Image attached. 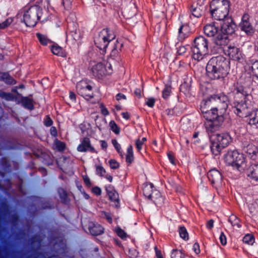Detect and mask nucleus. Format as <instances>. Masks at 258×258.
Masks as SVG:
<instances>
[{
  "label": "nucleus",
  "instance_id": "60",
  "mask_svg": "<svg viewBox=\"0 0 258 258\" xmlns=\"http://www.w3.org/2000/svg\"><path fill=\"white\" fill-rule=\"evenodd\" d=\"M115 98L117 101H119L121 99L125 100L126 99L125 95L121 93H118L116 95Z\"/></svg>",
  "mask_w": 258,
  "mask_h": 258
},
{
  "label": "nucleus",
  "instance_id": "17",
  "mask_svg": "<svg viewBox=\"0 0 258 258\" xmlns=\"http://www.w3.org/2000/svg\"><path fill=\"white\" fill-rule=\"evenodd\" d=\"M243 150L252 160H255L258 159V149L252 144H249L244 147Z\"/></svg>",
  "mask_w": 258,
  "mask_h": 258
},
{
  "label": "nucleus",
  "instance_id": "23",
  "mask_svg": "<svg viewBox=\"0 0 258 258\" xmlns=\"http://www.w3.org/2000/svg\"><path fill=\"white\" fill-rule=\"evenodd\" d=\"M0 81L10 85L16 84V81L7 73L0 72Z\"/></svg>",
  "mask_w": 258,
  "mask_h": 258
},
{
  "label": "nucleus",
  "instance_id": "28",
  "mask_svg": "<svg viewBox=\"0 0 258 258\" xmlns=\"http://www.w3.org/2000/svg\"><path fill=\"white\" fill-rule=\"evenodd\" d=\"M201 6L196 5V6H192L190 8V12L192 16L196 18L201 17L204 14V11L201 8Z\"/></svg>",
  "mask_w": 258,
  "mask_h": 258
},
{
  "label": "nucleus",
  "instance_id": "36",
  "mask_svg": "<svg viewBox=\"0 0 258 258\" xmlns=\"http://www.w3.org/2000/svg\"><path fill=\"white\" fill-rule=\"evenodd\" d=\"M171 93V88L170 86L165 85L162 92V96L164 99L169 98Z\"/></svg>",
  "mask_w": 258,
  "mask_h": 258
},
{
  "label": "nucleus",
  "instance_id": "13",
  "mask_svg": "<svg viewBox=\"0 0 258 258\" xmlns=\"http://www.w3.org/2000/svg\"><path fill=\"white\" fill-rule=\"evenodd\" d=\"M229 57L234 60L241 61L244 59V55L239 48L230 45L227 50Z\"/></svg>",
  "mask_w": 258,
  "mask_h": 258
},
{
  "label": "nucleus",
  "instance_id": "15",
  "mask_svg": "<svg viewBox=\"0 0 258 258\" xmlns=\"http://www.w3.org/2000/svg\"><path fill=\"white\" fill-rule=\"evenodd\" d=\"M72 24L74 25V30H70V26L69 25V32L67 34L66 41L67 42L71 41L72 44H74L76 42L80 40L82 36L80 30L77 29L76 25L74 23Z\"/></svg>",
  "mask_w": 258,
  "mask_h": 258
},
{
  "label": "nucleus",
  "instance_id": "1",
  "mask_svg": "<svg viewBox=\"0 0 258 258\" xmlns=\"http://www.w3.org/2000/svg\"><path fill=\"white\" fill-rule=\"evenodd\" d=\"M227 97L224 94L211 96L201 103V110L206 121L204 126L211 141V150L215 156L220 154L224 148L227 147L232 141V138L228 133L211 135L218 131L222 124L224 117L218 112L220 105L224 109L227 107Z\"/></svg>",
  "mask_w": 258,
  "mask_h": 258
},
{
  "label": "nucleus",
  "instance_id": "61",
  "mask_svg": "<svg viewBox=\"0 0 258 258\" xmlns=\"http://www.w3.org/2000/svg\"><path fill=\"white\" fill-rule=\"evenodd\" d=\"M252 83V79L250 75H248L247 77L246 80L245 81L244 84L246 86H250Z\"/></svg>",
  "mask_w": 258,
  "mask_h": 258
},
{
  "label": "nucleus",
  "instance_id": "26",
  "mask_svg": "<svg viewBox=\"0 0 258 258\" xmlns=\"http://www.w3.org/2000/svg\"><path fill=\"white\" fill-rule=\"evenodd\" d=\"M154 186L153 183H149L146 184L143 187V194L148 199L151 198L154 189Z\"/></svg>",
  "mask_w": 258,
  "mask_h": 258
},
{
  "label": "nucleus",
  "instance_id": "3",
  "mask_svg": "<svg viewBox=\"0 0 258 258\" xmlns=\"http://www.w3.org/2000/svg\"><path fill=\"white\" fill-rule=\"evenodd\" d=\"M206 74L211 80L224 78L230 70V61L222 55L212 57L206 66Z\"/></svg>",
  "mask_w": 258,
  "mask_h": 258
},
{
  "label": "nucleus",
  "instance_id": "14",
  "mask_svg": "<svg viewBox=\"0 0 258 258\" xmlns=\"http://www.w3.org/2000/svg\"><path fill=\"white\" fill-rule=\"evenodd\" d=\"M77 150L80 152H89L97 153L95 148L92 146L90 139L88 137H85L81 140V143L77 147Z\"/></svg>",
  "mask_w": 258,
  "mask_h": 258
},
{
  "label": "nucleus",
  "instance_id": "8",
  "mask_svg": "<svg viewBox=\"0 0 258 258\" xmlns=\"http://www.w3.org/2000/svg\"><path fill=\"white\" fill-rule=\"evenodd\" d=\"M40 7L34 5L30 7L23 15V21L27 27H34L37 23L41 16Z\"/></svg>",
  "mask_w": 258,
  "mask_h": 258
},
{
  "label": "nucleus",
  "instance_id": "48",
  "mask_svg": "<svg viewBox=\"0 0 258 258\" xmlns=\"http://www.w3.org/2000/svg\"><path fill=\"white\" fill-rule=\"evenodd\" d=\"M155 103V99L154 98L151 97L148 98L147 101L146 102V104L151 107L152 108L154 106Z\"/></svg>",
  "mask_w": 258,
  "mask_h": 258
},
{
  "label": "nucleus",
  "instance_id": "40",
  "mask_svg": "<svg viewBox=\"0 0 258 258\" xmlns=\"http://www.w3.org/2000/svg\"><path fill=\"white\" fill-rule=\"evenodd\" d=\"M171 258H185V256L181 251L173 249L171 254Z\"/></svg>",
  "mask_w": 258,
  "mask_h": 258
},
{
  "label": "nucleus",
  "instance_id": "51",
  "mask_svg": "<svg viewBox=\"0 0 258 258\" xmlns=\"http://www.w3.org/2000/svg\"><path fill=\"white\" fill-rule=\"evenodd\" d=\"M219 239L222 245H225L227 243V238L224 233L222 232L220 234Z\"/></svg>",
  "mask_w": 258,
  "mask_h": 258
},
{
  "label": "nucleus",
  "instance_id": "6",
  "mask_svg": "<svg viewBox=\"0 0 258 258\" xmlns=\"http://www.w3.org/2000/svg\"><path fill=\"white\" fill-rule=\"evenodd\" d=\"M225 162L239 171H243L246 167L245 158L243 154L237 150L228 151L225 155Z\"/></svg>",
  "mask_w": 258,
  "mask_h": 258
},
{
  "label": "nucleus",
  "instance_id": "53",
  "mask_svg": "<svg viewBox=\"0 0 258 258\" xmlns=\"http://www.w3.org/2000/svg\"><path fill=\"white\" fill-rule=\"evenodd\" d=\"M62 4L66 9L68 10L71 7L72 0H62Z\"/></svg>",
  "mask_w": 258,
  "mask_h": 258
},
{
  "label": "nucleus",
  "instance_id": "56",
  "mask_svg": "<svg viewBox=\"0 0 258 258\" xmlns=\"http://www.w3.org/2000/svg\"><path fill=\"white\" fill-rule=\"evenodd\" d=\"M167 156L169 160L171 162V164L173 165H175V162L174 161V156L173 154L171 152H169L167 153Z\"/></svg>",
  "mask_w": 258,
  "mask_h": 258
},
{
  "label": "nucleus",
  "instance_id": "12",
  "mask_svg": "<svg viewBox=\"0 0 258 258\" xmlns=\"http://www.w3.org/2000/svg\"><path fill=\"white\" fill-rule=\"evenodd\" d=\"M222 21H223V23L221 26L220 32L228 36L234 33L236 25L232 18L231 17H227Z\"/></svg>",
  "mask_w": 258,
  "mask_h": 258
},
{
  "label": "nucleus",
  "instance_id": "5",
  "mask_svg": "<svg viewBox=\"0 0 258 258\" xmlns=\"http://www.w3.org/2000/svg\"><path fill=\"white\" fill-rule=\"evenodd\" d=\"M209 40L203 36L196 37L191 48L192 58L198 61L202 60L209 54Z\"/></svg>",
  "mask_w": 258,
  "mask_h": 258
},
{
  "label": "nucleus",
  "instance_id": "20",
  "mask_svg": "<svg viewBox=\"0 0 258 258\" xmlns=\"http://www.w3.org/2000/svg\"><path fill=\"white\" fill-rule=\"evenodd\" d=\"M89 230L92 235H100L104 233V228L100 224L90 222L89 225Z\"/></svg>",
  "mask_w": 258,
  "mask_h": 258
},
{
  "label": "nucleus",
  "instance_id": "57",
  "mask_svg": "<svg viewBox=\"0 0 258 258\" xmlns=\"http://www.w3.org/2000/svg\"><path fill=\"white\" fill-rule=\"evenodd\" d=\"M92 191L96 196H100L101 194V189L98 186L93 187L92 189Z\"/></svg>",
  "mask_w": 258,
  "mask_h": 258
},
{
  "label": "nucleus",
  "instance_id": "59",
  "mask_svg": "<svg viewBox=\"0 0 258 258\" xmlns=\"http://www.w3.org/2000/svg\"><path fill=\"white\" fill-rule=\"evenodd\" d=\"M50 135L54 137H56L57 136V132L55 126H51L50 127Z\"/></svg>",
  "mask_w": 258,
  "mask_h": 258
},
{
  "label": "nucleus",
  "instance_id": "2",
  "mask_svg": "<svg viewBox=\"0 0 258 258\" xmlns=\"http://www.w3.org/2000/svg\"><path fill=\"white\" fill-rule=\"evenodd\" d=\"M232 92L234 113L240 117H250L253 103L252 95L245 86L238 83L234 85Z\"/></svg>",
  "mask_w": 258,
  "mask_h": 258
},
{
  "label": "nucleus",
  "instance_id": "45",
  "mask_svg": "<svg viewBox=\"0 0 258 258\" xmlns=\"http://www.w3.org/2000/svg\"><path fill=\"white\" fill-rule=\"evenodd\" d=\"M13 22V19L11 18H9L6 19L4 22L0 23V29H3L8 27Z\"/></svg>",
  "mask_w": 258,
  "mask_h": 258
},
{
  "label": "nucleus",
  "instance_id": "58",
  "mask_svg": "<svg viewBox=\"0 0 258 258\" xmlns=\"http://www.w3.org/2000/svg\"><path fill=\"white\" fill-rule=\"evenodd\" d=\"M192 249L196 254H199L200 252V245L198 243L196 242L194 244Z\"/></svg>",
  "mask_w": 258,
  "mask_h": 258
},
{
  "label": "nucleus",
  "instance_id": "54",
  "mask_svg": "<svg viewBox=\"0 0 258 258\" xmlns=\"http://www.w3.org/2000/svg\"><path fill=\"white\" fill-rule=\"evenodd\" d=\"M136 147L137 149V150L139 152H141V150L142 149L143 143L140 142V139H138L135 141Z\"/></svg>",
  "mask_w": 258,
  "mask_h": 258
},
{
  "label": "nucleus",
  "instance_id": "44",
  "mask_svg": "<svg viewBox=\"0 0 258 258\" xmlns=\"http://www.w3.org/2000/svg\"><path fill=\"white\" fill-rule=\"evenodd\" d=\"M107 195L109 199L112 201L116 202L118 200V194L115 190L110 192Z\"/></svg>",
  "mask_w": 258,
  "mask_h": 258
},
{
  "label": "nucleus",
  "instance_id": "18",
  "mask_svg": "<svg viewBox=\"0 0 258 258\" xmlns=\"http://www.w3.org/2000/svg\"><path fill=\"white\" fill-rule=\"evenodd\" d=\"M204 32L208 37H214L219 32V29L214 23L207 24L204 28Z\"/></svg>",
  "mask_w": 258,
  "mask_h": 258
},
{
  "label": "nucleus",
  "instance_id": "47",
  "mask_svg": "<svg viewBox=\"0 0 258 258\" xmlns=\"http://www.w3.org/2000/svg\"><path fill=\"white\" fill-rule=\"evenodd\" d=\"M43 123L45 126L49 127L52 125L53 121L48 115H46L44 119Z\"/></svg>",
  "mask_w": 258,
  "mask_h": 258
},
{
  "label": "nucleus",
  "instance_id": "38",
  "mask_svg": "<svg viewBox=\"0 0 258 258\" xmlns=\"http://www.w3.org/2000/svg\"><path fill=\"white\" fill-rule=\"evenodd\" d=\"M112 144L115 149L116 150L118 153L121 156H123V151L121 149L120 145L118 143L116 139H112L111 141Z\"/></svg>",
  "mask_w": 258,
  "mask_h": 258
},
{
  "label": "nucleus",
  "instance_id": "64",
  "mask_svg": "<svg viewBox=\"0 0 258 258\" xmlns=\"http://www.w3.org/2000/svg\"><path fill=\"white\" fill-rule=\"evenodd\" d=\"M106 190L107 192V194H108L110 192L115 190L114 187L111 185H108L106 186Z\"/></svg>",
  "mask_w": 258,
  "mask_h": 258
},
{
  "label": "nucleus",
  "instance_id": "52",
  "mask_svg": "<svg viewBox=\"0 0 258 258\" xmlns=\"http://www.w3.org/2000/svg\"><path fill=\"white\" fill-rule=\"evenodd\" d=\"M100 108L101 109V112L103 115L107 116L109 115V111L103 104L101 103L100 104Z\"/></svg>",
  "mask_w": 258,
  "mask_h": 258
},
{
  "label": "nucleus",
  "instance_id": "42",
  "mask_svg": "<svg viewBox=\"0 0 258 258\" xmlns=\"http://www.w3.org/2000/svg\"><path fill=\"white\" fill-rule=\"evenodd\" d=\"M250 68L253 75L258 78V60L251 63Z\"/></svg>",
  "mask_w": 258,
  "mask_h": 258
},
{
  "label": "nucleus",
  "instance_id": "37",
  "mask_svg": "<svg viewBox=\"0 0 258 258\" xmlns=\"http://www.w3.org/2000/svg\"><path fill=\"white\" fill-rule=\"evenodd\" d=\"M0 97L5 99L7 101H13L14 100L13 95L10 93H7L0 90Z\"/></svg>",
  "mask_w": 258,
  "mask_h": 258
},
{
  "label": "nucleus",
  "instance_id": "49",
  "mask_svg": "<svg viewBox=\"0 0 258 258\" xmlns=\"http://www.w3.org/2000/svg\"><path fill=\"white\" fill-rule=\"evenodd\" d=\"M56 146L58 150L60 151H63L66 148L65 144L61 141H57L56 144Z\"/></svg>",
  "mask_w": 258,
  "mask_h": 258
},
{
  "label": "nucleus",
  "instance_id": "7",
  "mask_svg": "<svg viewBox=\"0 0 258 258\" xmlns=\"http://www.w3.org/2000/svg\"><path fill=\"white\" fill-rule=\"evenodd\" d=\"M115 35L109 29H103L94 40L95 44L100 50L105 52L109 42L114 39Z\"/></svg>",
  "mask_w": 258,
  "mask_h": 258
},
{
  "label": "nucleus",
  "instance_id": "22",
  "mask_svg": "<svg viewBox=\"0 0 258 258\" xmlns=\"http://www.w3.org/2000/svg\"><path fill=\"white\" fill-rule=\"evenodd\" d=\"M189 34V28L187 25H181L178 29V39L180 41H183Z\"/></svg>",
  "mask_w": 258,
  "mask_h": 258
},
{
  "label": "nucleus",
  "instance_id": "10",
  "mask_svg": "<svg viewBox=\"0 0 258 258\" xmlns=\"http://www.w3.org/2000/svg\"><path fill=\"white\" fill-rule=\"evenodd\" d=\"M249 20V15L246 13L244 14L239 24V27L240 30L244 32L247 35L251 36L254 33V29Z\"/></svg>",
  "mask_w": 258,
  "mask_h": 258
},
{
  "label": "nucleus",
  "instance_id": "31",
  "mask_svg": "<svg viewBox=\"0 0 258 258\" xmlns=\"http://www.w3.org/2000/svg\"><path fill=\"white\" fill-rule=\"evenodd\" d=\"M248 123L250 125H254L258 128V109L251 113Z\"/></svg>",
  "mask_w": 258,
  "mask_h": 258
},
{
  "label": "nucleus",
  "instance_id": "50",
  "mask_svg": "<svg viewBox=\"0 0 258 258\" xmlns=\"http://www.w3.org/2000/svg\"><path fill=\"white\" fill-rule=\"evenodd\" d=\"M186 48L184 46H180L177 48V53L178 55H183L186 51Z\"/></svg>",
  "mask_w": 258,
  "mask_h": 258
},
{
  "label": "nucleus",
  "instance_id": "4",
  "mask_svg": "<svg viewBox=\"0 0 258 258\" xmlns=\"http://www.w3.org/2000/svg\"><path fill=\"white\" fill-rule=\"evenodd\" d=\"M230 8L229 0H213L210 5V11L213 19L222 21L228 16Z\"/></svg>",
  "mask_w": 258,
  "mask_h": 258
},
{
  "label": "nucleus",
  "instance_id": "11",
  "mask_svg": "<svg viewBox=\"0 0 258 258\" xmlns=\"http://www.w3.org/2000/svg\"><path fill=\"white\" fill-rule=\"evenodd\" d=\"M91 71L92 75L98 79H101L104 76L112 74V70H107L105 66L101 62L92 65Z\"/></svg>",
  "mask_w": 258,
  "mask_h": 258
},
{
  "label": "nucleus",
  "instance_id": "43",
  "mask_svg": "<svg viewBox=\"0 0 258 258\" xmlns=\"http://www.w3.org/2000/svg\"><path fill=\"white\" fill-rule=\"evenodd\" d=\"M115 232L121 239H124L126 237V233L119 227H118L115 229Z\"/></svg>",
  "mask_w": 258,
  "mask_h": 258
},
{
  "label": "nucleus",
  "instance_id": "55",
  "mask_svg": "<svg viewBox=\"0 0 258 258\" xmlns=\"http://www.w3.org/2000/svg\"><path fill=\"white\" fill-rule=\"evenodd\" d=\"M83 181H84L85 184H86V185L87 186L90 187L91 186L92 184H91V182L89 177L87 175H85V176H83Z\"/></svg>",
  "mask_w": 258,
  "mask_h": 258
},
{
  "label": "nucleus",
  "instance_id": "29",
  "mask_svg": "<svg viewBox=\"0 0 258 258\" xmlns=\"http://www.w3.org/2000/svg\"><path fill=\"white\" fill-rule=\"evenodd\" d=\"M36 36L40 43L42 45L45 46L52 42V41L49 39L47 36L40 33H37L36 34Z\"/></svg>",
  "mask_w": 258,
  "mask_h": 258
},
{
  "label": "nucleus",
  "instance_id": "9",
  "mask_svg": "<svg viewBox=\"0 0 258 258\" xmlns=\"http://www.w3.org/2000/svg\"><path fill=\"white\" fill-rule=\"evenodd\" d=\"M77 93L87 100H89L94 97L92 87L86 82L82 81L77 84Z\"/></svg>",
  "mask_w": 258,
  "mask_h": 258
},
{
  "label": "nucleus",
  "instance_id": "41",
  "mask_svg": "<svg viewBox=\"0 0 258 258\" xmlns=\"http://www.w3.org/2000/svg\"><path fill=\"white\" fill-rule=\"evenodd\" d=\"M96 174L99 176H104L106 172L105 169L101 165H95Z\"/></svg>",
  "mask_w": 258,
  "mask_h": 258
},
{
  "label": "nucleus",
  "instance_id": "16",
  "mask_svg": "<svg viewBox=\"0 0 258 258\" xmlns=\"http://www.w3.org/2000/svg\"><path fill=\"white\" fill-rule=\"evenodd\" d=\"M207 176L212 184L220 183L222 180V174L216 169L210 170L207 173Z\"/></svg>",
  "mask_w": 258,
  "mask_h": 258
},
{
  "label": "nucleus",
  "instance_id": "24",
  "mask_svg": "<svg viewBox=\"0 0 258 258\" xmlns=\"http://www.w3.org/2000/svg\"><path fill=\"white\" fill-rule=\"evenodd\" d=\"M20 103L22 106L28 109L32 110L34 109L33 100L28 97H22Z\"/></svg>",
  "mask_w": 258,
  "mask_h": 258
},
{
  "label": "nucleus",
  "instance_id": "62",
  "mask_svg": "<svg viewBox=\"0 0 258 258\" xmlns=\"http://www.w3.org/2000/svg\"><path fill=\"white\" fill-rule=\"evenodd\" d=\"M214 220L212 219L208 221L206 225L207 228L211 229L214 226Z\"/></svg>",
  "mask_w": 258,
  "mask_h": 258
},
{
  "label": "nucleus",
  "instance_id": "27",
  "mask_svg": "<svg viewBox=\"0 0 258 258\" xmlns=\"http://www.w3.org/2000/svg\"><path fill=\"white\" fill-rule=\"evenodd\" d=\"M57 192L62 203L67 204L69 203L70 200L68 198V194L64 189L62 187H59L57 189Z\"/></svg>",
  "mask_w": 258,
  "mask_h": 258
},
{
  "label": "nucleus",
  "instance_id": "21",
  "mask_svg": "<svg viewBox=\"0 0 258 258\" xmlns=\"http://www.w3.org/2000/svg\"><path fill=\"white\" fill-rule=\"evenodd\" d=\"M246 174L251 179L258 181V164H251L247 169Z\"/></svg>",
  "mask_w": 258,
  "mask_h": 258
},
{
  "label": "nucleus",
  "instance_id": "30",
  "mask_svg": "<svg viewBox=\"0 0 258 258\" xmlns=\"http://www.w3.org/2000/svg\"><path fill=\"white\" fill-rule=\"evenodd\" d=\"M126 162L131 164L134 160L133 148L132 145L128 146L125 157Z\"/></svg>",
  "mask_w": 258,
  "mask_h": 258
},
{
  "label": "nucleus",
  "instance_id": "63",
  "mask_svg": "<svg viewBox=\"0 0 258 258\" xmlns=\"http://www.w3.org/2000/svg\"><path fill=\"white\" fill-rule=\"evenodd\" d=\"M100 142L101 143V147L102 149L104 150H106L108 147V144L107 142L104 140H101L100 141Z\"/></svg>",
  "mask_w": 258,
  "mask_h": 258
},
{
  "label": "nucleus",
  "instance_id": "32",
  "mask_svg": "<svg viewBox=\"0 0 258 258\" xmlns=\"http://www.w3.org/2000/svg\"><path fill=\"white\" fill-rule=\"evenodd\" d=\"M228 221L233 227H235L238 228L241 227V225L240 224V220L235 215H231L229 217Z\"/></svg>",
  "mask_w": 258,
  "mask_h": 258
},
{
  "label": "nucleus",
  "instance_id": "34",
  "mask_svg": "<svg viewBox=\"0 0 258 258\" xmlns=\"http://www.w3.org/2000/svg\"><path fill=\"white\" fill-rule=\"evenodd\" d=\"M254 236L251 234H246L242 239L243 242L248 245H252L254 242Z\"/></svg>",
  "mask_w": 258,
  "mask_h": 258
},
{
  "label": "nucleus",
  "instance_id": "35",
  "mask_svg": "<svg viewBox=\"0 0 258 258\" xmlns=\"http://www.w3.org/2000/svg\"><path fill=\"white\" fill-rule=\"evenodd\" d=\"M179 234L180 237L184 240L188 239V234L185 227L180 226L179 227Z\"/></svg>",
  "mask_w": 258,
  "mask_h": 258
},
{
  "label": "nucleus",
  "instance_id": "33",
  "mask_svg": "<svg viewBox=\"0 0 258 258\" xmlns=\"http://www.w3.org/2000/svg\"><path fill=\"white\" fill-rule=\"evenodd\" d=\"M51 51L55 55L60 56H63L64 52L62 48L58 45H52L51 47Z\"/></svg>",
  "mask_w": 258,
  "mask_h": 258
},
{
  "label": "nucleus",
  "instance_id": "25",
  "mask_svg": "<svg viewBox=\"0 0 258 258\" xmlns=\"http://www.w3.org/2000/svg\"><path fill=\"white\" fill-rule=\"evenodd\" d=\"M149 199L152 201L157 205H161L164 201V198L162 197L159 191L156 189L154 190L152 196Z\"/></svg>",
  "mask_w": 258,
  "mask_h": 258
},
{
  "label": "nucleus",
  "instance_id": "46",
  "mask_svg": "<svg viewBox=\"0 0 258 258\" xmlns=\"http://www.w3.org/2000/svg\"><path fill=\"white\" fill-rule=\"evenodd\" d=\"M109 166L111 169H116L119 167V164L114 159H110L109 161Z\"/></svg>",
  "mask_w": 258,
  "mask_h": 258
},
{
  "label": "nucleus",
  "instance_id": "19",
  "mask_svg": "<svg viewBox=\"0 0 258 258\" xmlns=\"http://www.w3.org/2000/svg\"><path fill=\"white\" fill-rule=\"evenodd\" d=\"M229 42V36L221 32H219L214 39V43L221 47L227 45Z\"/></svg>",
  "mask_w": 258,
  "mask_h": 258
},
{
  "label": "nucleus",
  "instance_id": "39",
  "mask_svg": "<svg viewBox=\"0 0 258 258\" xmlns=\"http://www.w3.org/2000/svg\"><path fill=\"white\" fill-rule=\"evenodd\" d=\"M109 125L111 131L115 134H118L120 133V128L114 120H111Z\"/></svg>",
  "mask_w": 258,
  "mask_h": 258
}]
</instances>
